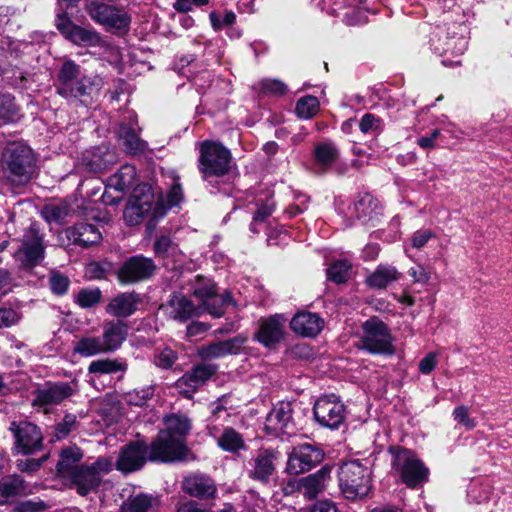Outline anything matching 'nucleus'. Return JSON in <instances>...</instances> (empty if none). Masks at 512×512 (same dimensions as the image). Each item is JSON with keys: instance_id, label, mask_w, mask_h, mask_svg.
<instances>
[{"instance_id": "bb28decb", "label": "nucleus", "mask_w": 512, "mask_h": 512, "mask_svg": "<svg viewBox=\"0 0 512 512\" xmlns=\"http://www.w3.org/2000/svg\"><path fill=\"white\" fill-rule=\"evenodd\" d=\"M140 302L135 292H124L113 297L106 306V312L117 318H127L134 314Z\"/></svg>"}, {"instance_id": "aec40b11", "label": "nucleus", "mask_w": 512, "mask_h": 512, "mask_svg": "<svg viewBox=\"0 0 512 512\" xmlns=\"http://www.w3.org/2000/svg\"><path fill=\"white\" fill-rule=\"evenodd\" d=\"M216 370L217 366L212 364L196 365L180 377L175 386L181 395L190 398L199 387L216 373Z\"/></svg>"}, {"instance_id": "5701e85b", "label": "nucleus", "mask_w": 512, "mask_h": 512, "mask_svg": "<svg viewBox=\"0 0 512 512\" xmlns=\"http://www.w3.org/2000/svg\"><path fill=\"white\" fill-rule=\"evenodd\" d=\"M127 121L121 122L118 129V138L121 141L125 151L132 155L145 153L148 149V143L139 137L137 117L129 114Z\"/></svg>"}, {"instance_id": "4d7b16f0", "label": "nucleus", "mask_w": 512, "mask_h": 512, "mask_svg": "<svg viewBox=\"0 0 512 512\" xmlns=\"http://www.w3.org/2000/svg\"><path fill=\"white\" fill-rule=\"evenodd\" d=\"M215 293L216 286L209 279H199L194 287V295L199 298L203 304Z\"/></svg>"}, {"instance_id": "5fc2aeb1", "label": "nucleus", "mask_w": 512, "mask_h": 512, "mask_svg": "<svg viewBox=\"0 0 512 512\" xmlns=\"http://www.w3.org/2000/svg\"><path fill=\"white\" fill-rule=\"evenodd\" d=\"M51 291L56 295H64L70 284L68 277L58 271H52L49 278Z\"/></svg>"}, {"instance_id": "6ab92c4d", "label": "nucleus", "mask_w": 512, "mask_h": 512, "mask_svg": "<svg viewBox=\"0 0 512 512\" xmlns=\"http://www.w3.org/2000/svg\"><path fill=\"white\" fill-rule=\"evenodd\" d=\"M148 460V445L143 441L130 442L120 449L116 468L124 473L140 470Z\"/></svg>"}, {"instance_id": "58836bf2", "label": "nucleus", "mask_w": 512, "mask_h": 512, "mask_svg": "<svg viewBox=\"0 0 512 512\" xmlns=\"http://www.w3.org/2000/svg\"><path fill=\"white\" fill-rule=\"evenodd\" d=\"M400 273L394 266L379 265L375 271L367 278V283L373 288H386L390 283L399 279Z\"/></svg>"}, {"instance_id": "09e8293b", "label": "nucleus", "mask_w": 512, "mask_h": 512, "mask_svg": "<svg viewBox=\"0 0 512 512\" xmlns=\"http://www.w3.org/2000/svg\"><path fill=\"white\" fill-rule=\"evenodd\" d=\"M320 103L317 97L307 95L300 98L296 104V114L299 118L310 119L317 114Z\"/></svg>"}, {"instance_id": "f8f14e48", "label": "nucleus", "mask_w": 512, "mask_h": 512, "mask_svg": "<svg viewBox=\"0 0 512 512\" xmlns=\"http://www.w3.org/2000/svg\"><path fill=\"white\" fill-rule=\"evenodd\" d=\"M45 257V245L43 236L38 232L34 225L24 233L21 239V245L14 252L16 262L22 268L32 269L39 265Z\"/></svg>"}, {"instance_id": "c756f323", "label": "nucleus", "mask_w": 512, "mask_h": 512, "mask_svg": "<svg viewBox=\"0 0 512 512\" xmlns=\"http://www.w3.org/2000/svg\"><path fill=\"white\" fill-rule=\"evenodd\" d=\"M331 467L324 465L316 473L301 478L297 482L298 490L308 499L315 498L324 488L326 481L330 478Z\"/></svg>"}, {"instance_id": "f03ea898", "label": "nucleus", "mask_w": 512, "mask_h": 512, "mask_svg": "<svg viewBox=\"0 0 512 512\" xmlns=\"http://www.w3.org/2000/svg\"><path fill=\"white\" fill-rule=\"evenodd\" d=\"M102 78L97 75H86L80 65L73 60H65L57 74L56 90L66 99L90 95L101 88Z\"/></svg>"}, {"instance_id": "a19ab883", "label": "nucleus", "mask_w": 512, "mask_h": 512, "mask_svg": "<svg viewBox=\"0 0 512 512\" xmlns=\"http://www.w3.org/2000/svg\"><path fill=\"white\" fill-rule=\"evenodd\" d=\"M218 446L224 451L236 453L245 447L242 435L231 427L223 430L222 434L217 437Z\"/></svg>"}, {"instance_id": "4be33fe9", "label": "nucleus", "mask_w": 512, "mask_h": 512, "mask_svg": "<svg viewBox=\"0 0 512 512\" xmlns=\"http://www.w3.org/2000/svg\"><path fill=\"white\" fill-rule=\"evenodd\" d=\"M155 268L152 259L133 256L123 263L118 272V277L122 283H136L151 277Z\"/></svg>"}, {"instance_id": "3c124183", "label": "nucleus", "mask_w": 512, "mask_h": 512, "mask_svg": "<svg viewBox=\"0 0 512 512\" xmlns=\"http://www.w3.org/2000/svg\"><path fill=\"white\" fill-rule=\"evenodd\" d=\"M256 212L254 213V220L264 222L272 215L275 210L276 203L271 195H266L265 199L259 198L256 202Z\"/></svg>"}, {"instance_id": "b1692460", "label": "nucleus", "mask_w": 512, "mask_h": 512, "mask_svg": "<svg viewBox=\"0 0 512 512\" xmlns=\"http://www.w3.org/2000/svg\"><path fill=\"white\" fill-rule=\"evenodd\" d=\"M285 324L286 318L280 314L261 318L255 339L265 347H271L284 338Z\"/></svg>"}, {"instance_id": "7c9ffc66", "label": "nucleus", "mask_w": 512, "mask_h": 512, "mask_svg": "<svg viewBox=\"0 0 512 512\" xmlns=\"http://www.w3.org/2000/svg\"><path fill=\"white\" fill-rule=\"evenodd\" d=\"M67 237L74 244L82 247H88L99 243L102 235L95 225L80 222L67 230Z\"/></svg>"}, {"instance_id": "72a5a7b5", "label": "nucleus", "mask_w": 512, "mask_h": 512, "mask_svg": "<svg viewBox=\"0 0 512 512\" xmlns=\"http://www.w3.org/2000/svg\"><path fill=\"white\" fill-rule=\"evenodd\" d=\"M30 492V487L19 475H9L0 480V504H5L14 497L27 495Z\"/></svg>"}, {"instance_id": "603ef678", "label": "nucleus", "mask_w": 512, "mask_h": 512, "mask_svg": "<svg viewBox=\"0 0 512 512\" xmlns=\"http://www.w3.org/2000/svg\"><path fill=\"white\" fill-rule=\"evenodd\" d=\"M101 300V291L99 289H82L76 297V302L82 308H91Z\"/></svg>"}, {"instance_id": "de8ad7c7", "label": "nucleus", "mask_w": 512, "mask_h": 512, "mask_svg": "<svg viewBox=\"0 0 512 512\" xmlns=\"http://www.w3.org/2000/svg\"><path fill=\"white\" fill-rule=\"evenodd\" d=\"M351 268L347 260H337L327 269V277L334 283H345L350 277Z\"/></svg>"}, {"instance_id": "393cba45", "label": "nucleus", "mask_w": 512, "mask_h": 512, "mask_svg": "<svg viewBox=\"0 0 512 512\" xmlns=\"http://www.w3.org/2000/svg\"><path fill=\"white\" fill-rule=\"evenodd\" d=\"M182 489L186 494L200 500L213 499L217 494L214 480L203 473H192L184 477Z\"/></svg>"}, {"instance_id": "cd10ccee", "label": "nucleus", "mask_w": 512, "mask_h": 512, "mask_svg": "<svg viewBox=\"0 0 512 512\" xmlns=\"http://www.w3.org/2000/svg\"><path fill=\"white\" fill-rule=\"evenodd\" d=\"M324 321L316 313H297L290 322L291 329L304 337H314L323 329Z\"/></svg>"}, {"instance_id": "338daca9", "label": "nucleus", "mask_w": 512, "mask_h": 512, "mask_svg": "<svg viewBox=\"0 0 512 512\" xmlns=\"http://www.w3.org/2000/svg\"><path fill=\"white\" fill-rule=\"evenodd\" d=\"M308 197L303 194H298L295 197V202L288 206V208L285 210V214L289 217H295L301 213H303L308 205Z\"/></svg>"}, {"instance_id": "e2e57ef3", "label": "nucleus", "mask_w": 512, "mask_h": 512, "mask_svg": "<svg viewBox=\"0 0 512 512\" xmlns=\"http://www.w3.org/2000/svg\"><path fill=\"white\" fill-rule=\"evenodd\" d=\"M260 87L265 94L282 96L287 92V85L278 79H264L260 82Z\"/></svg>"}, {"instance_id": "bf43d9fd", "label": "nucleus", "mask_w": 512, "mask_h": 512, "mask_svg": "<svg viewBox=\"0 0 512 512\" xmlns=\"http://www.w3.org/2000/svg\"><path fill=\"white\" fill-rule=\"evenodd\" d=\"M48 455H44L38 459L35 458H25V459H17L15 462L16 468L24 473L32 474L38 471L43 463L47 460Z\"/></svg>"}, {"instance_id": "0eeeda50", "label": "nucleus", "mask_w": 512, "mask_h": 512, "mask_svg": "<svg viewBox=\"0 0 512 512\" xmlns=\"http://www.w3.org/2000/svg\"><path fill=\"white\" fill-rule=\"evenodd\" d=\"M113 466L110 457L101 456L89 465L81 464L68 480L78 494L86 496L97 491L103 477L112 471Z\"/></svg>"}, {"instance_id": "1a4fd4ad", "label": "nucleus", "mask_w": 512, "mask_h": 512, "mask_svg": "<svg viewBox=\"0 0 512 512\" xmlns=\"http://www.w3.org/2000/svg\"><path fill=\"white\" fill-rule=\"evenodd\" d=\"M389 451L393 455V469L408 487L414 488L427 480L428 469L412 451L400 447H391Z\"/></svg>"}, {"instance_id": "69168bd1", "label": "nucleus", "mask_w": 512, "mask_h": 512, "mask_svg": "<svg viewBox=\"0 0 512 512\" xmlns=\"http://www.w3.org/2000/svg\"><path fill=\"white\" fill-rule=\"evenodd\" d=\"M21 313L13 308H0V328L16 325L21 319Z\"/></svg>"}, {"instance_id": "2f4dec72", "label": "nucleus", "mask_w": 512, "mask_h": 512, "mask_svg": "<svg viewBox=\"0 0 512 512\" xmlns=\"http://www.w3.org/2000/svg\"><path fill=\"white\" fill-rule=\"evenodd\" d=\"M128 334V326L121 320L108 321L103 325L101 337L107 352L117 350L125 341Z\"/></svg>"}, {"instance_id": "2eb2a0df", "label": "nucleus", "mask_w": 512, "mask_h": 512, "mask_svg": "<svg viewBox=\"0 0 512 512\" xmlns=\"http://www.w3.org/2000/svg\"><path fill=\"white\" fill-rule=\"evenodd\" d=\"M264 430L271 436H292L296 433V423L293 418V405L290 402H278L267 414Z\"/></svg>"}, {"instance_id": "f3484780", "label": "nucleus", "mask_w": 512, "mask_h": 512, "mask_svg": "<svg viewBox=\"0 0 512 512\" xmlns=\"http://www.w3.org/2000/svg\"><path fill=\"white\" fill-rule=\"evenodd\" d=\"M77 387L76 381L48 383L35 392L32 404L47 412L49 407L58 405L75 394Z\"/></svg>"}, {"instance_id": "6e6552de", "label": "nucleus", "mask_w": 512, "mask_h": 512, "mask_svg": "<svg viewBox=\"0 0 512 512\" xmlns=\"http://www.w3.org/2000/svg\"><path fill=\"white\" fill-rule=\"evenodd\" d=\"M393 337L388 326L373 316L362 325V335L357 346L371 354L392 355L395 352Z\"/></svg>"}, {"instance_id": "e433bc0d", "label": "nucleus", "mask_w": 512, "mask_h": 512, "mask_svg": "<svg viewBox=\"0 0 512 512\" xmlns=\"http://www.w3.org/2000/svg\"><path fill=\"white\" fill-rule=\"evenodd\" d=\"M83 454L78 447H67L61 451L60 459L57 463V471L61 477L69 479L81 465Z\"/></svg>"}, {"instance_id": "dca6fc26", "label": "nucleus", "mask_w": 512, "mask_h": 512, "mask_svg": "<svg viewBox=\"0 0 512 512\" xmlns=\"http://www.w3.org/2000/svg\"><path fill=\"white\" fill-rule=\"evenodd\" d=\"M324 456V451L317 445L310 443L297 445L289 454L287 470L295 475L309 471L320 464Z\"/></svg>"}, {"instance_id": "4c0bfd02", "label": "nucleus", "mask_w": 512, "mask_h": 512, "mask_svg": "<svg viewBox=\"0 0 512 512\" xmlns=\"http://www.w3.org/2000/svg\"><path fill=\"white\" fill-rule=\"evenodd\" d=\"M339 157L337 146L331 141L319 142L314 147V159L323 170L332 166Z\"/></svg>"}, {"instance_id": "052dcab7", "label": "nucleus", "mask_w": 512, "mask_h": 512, "mask_svg": "<svg viewBox=\"0 0 512 512\" xmlns=\"http://www.w3.org/2000/svg\"><path fill=\"white\" fill-rule=\"evenodd\" d=\"M381 123L380 118L371 113H366L359 122V128L364 134H374L381 130Z\"/></svg>"}, {"instance_id": "7ed1b4c3", "label": "nucleus", "mask_w": 512, "mask_h": 512, "mask_svg": "<svg viewBox=\"0 0 512 512\" xmlns=\"http://www.w3.org/2000/svg\"><path fill=\"white\" fill-rule=\"evenodd\" d=\"M1 165L7 179L14 185L27 184L36 169V159L29 146L22 142H11L2 152Z\"/></svg>"}, {"instance_id": "412c9836", "label": "nucleus", "mask_w": 512, "mask_h": 512, "mask_svg": "<svg viewBox=\"0 0 512 512\" xmlns=\"http://www.w3.org/2000/svg\"><path fill=\"white\" fill-rule=\"evenodd\" d=\"M278 452L273 448H260L248 462L249 477L267 483L276 469Z\"/></svg>"}, {"instance_id": "c9c22d12", "label": "nucleus", "mask_w": 512, "mask_h": 512, "mask_svg": "<svg viewBox=\"0 0 512 512\" xmlns=\"http://www.w3.org/2000/svg\"><path fill=\"white\" fill-rule=\"evenodd\" d=\"M136 181V168L133 165L125 164L112 176L108 178L104 198L109 189H114L120 194L128 191Z\"/></svg>"}, {"instance_id": "a878e982", "label": "nucleus", "mask_w": 512, "mask_h": 512, "mask_svg": "<svg viewBox=\"0 0 512 512\" xmlns=\"http://www.w3.org/2000/svg\"><path fill=\"white\" fill-rule=\"evenodd\" d=\"M244 344V339L234 337L225 341H217L199 349V356L203 360H212L227 355L238 354Z\"/></svg>"}, {"instance_id": "a18cd8bd", "label": "nucleus", "mask_w": 512, "mask_h": 512, "mask_svg": "<svg viewBox=\"0 0 512 512\" xmlns=\"http://www.w3.org/2000/svg\"><path fill=\"white\" fill-rule=\"evenodd\" d=\"M229 304H234L232 302L231 296L229 292H225L224 294H218L217 292L210 297L204 303L205 308L215 318L221 317L225 312V307Z\"/></svg>"}, {"instance_id": "864d4df0", "label": "nucleus", "mask_w": 512, "mask_h": 512, "mask_svg": "<svg viewBox=\"0 0 512 512\" xmlns=\"http://www.w3.org/2000/svg\"><path fill=\"white\" fill-rule=\"evenodd\" d=\"M77 417L75 414L68 413L56 424L54 435L57 439L67 437L76 427Z\"/></svg>"}, {"instance_id": "39448f33", "label": "nucleus", "mask_w": 512, "mask_h": 512, "mask_svg": "<svg viewBox=\"0 0 512 512\" xmlns=\"http://www.w3.org/2000/svg\"><path fill=\"white\" fill-rule=\"evenodd\" d=\"M338 478L341 493L351 501L363 499L372 487L371 471L360 460L343 463L339 469Z\"/></svg>"}, {"instance_id": "774afa93", "label": "nucleus", "mask_w": 512, "mask_h": 512, "mask_svg": "<svg viewBox=\"0 0 512 512\" xmlns=\"http://www.w3.org/2000/svg\"><path fill=\"white\" fill-rule=\"evenodd\" d=\"M491 491L488 486L473 485L468 492L471 501L480 504L490 499Z\"/></svg>"}, {"instance_id": "9d476101", "label": "nucleus", "mask_w": 512, "mask_h": 512, "mask_svg": "<svg viewBox=\"0 0 512 512\" xmlns=\"http://www.w3.org/2000/svg\"><path fill=\"white\" fill-rule=\"evenodd\" d=\"M88 13L93 21L112 33L127 32L132 20L125 9L96 0L88 4Z\"/></svg>"}, {"instance_id": "37998d69", "label": "nucleus", "mask_w": 512, "mask_h": 512, "mask_svg": "<svg viewBox=\"0 0 512 512\" xmlns=\"http://www.w3.org/2000/svg\"><path fill=\"white\" fill-rule=\"evenodd\" d=\"M19 117V109L11 94H0V125L14 122Z\"/></svg>"}, {"instance_id": "f704fd0d", "label": "nucleus", "mask_w": 512, "mask_h": 512, "mask_svg": "<svg viewBox=\"0 0 512 512\" xmlns=\"http://www.w3.org/2000/svg\"><path fill=\"white\" fill-rule=\"evenodd\" d=\"M127 370V364L117 359H98L90 363L88 367V373L90 376V382L97 387V381L103 376L125 372Z\"/></svg>"}, {"instance_id": "ddd939ff", "label": "nucleus", "mask_w": 512, "mask_h": 512, "mask_svg": "<svg viewBox=\"0 0 512 512\" xmlns=\"http://www.w3.org/2000/svg\"><path fill=\"white\" fill-rule=\"evenodd\" d=\"M10 431L14 437V451L17 454L33 455L43 449V434L33 423L12 422Z\"/></svg>"}, {"instance_id": "680f3d73", "label": "nucleus", "mask_w": 512, "mask_h": 512, "mask_svg": "<svg viewBox=\"0 0 512 512\" xmlns=\"http://www.w3.org/2000/svg\"><path fill=\"white\" fill-rule=\"evenodd\" d=\"M223 44L224 40L221 38L206 41L204 43L205 55L218 63L224 55Z\"/></svg>"}, {"instance_id": "473e14b6", "label": "nucleus", "mask_w": 512, "mask_h": 512, "mask_svg": "<svg viewBox=\"0 0 512 512\" xmlns=\"http://www.w3.org/2000/svg\"><path fill=\"white\" fill-rule=\"evenodd\" d=\"M167 314L174 320L185 322L194 315L197 309L190 299L182 294H173L166 304Z\"/></svg>"}, {"instance_id": "6e6d98bb", "label": "nucleus", "mask_w": 512, "mask_h": 512, "mask_svg": "<svg viewBox=\"0 0 512 512\" xmlns=\"http://www.w3.org/2000/svg\"><path fill=\"white\" fill-rule=\"evenodd\" d=\"M177 354L174 350L169 347L162 349L155 353L153 362L154 364L162 369L171 368L177 360Z\"/></svg>"}, {"instance_id": "8fccbe9b", "label": "nucleus", "mask_w": 512, "mask_h": 512, "mask_svg": "<svg viewBox=\"0 0 512 512\" xmlns=\"http://www.w3.org/2000/svg\"><path fill=\"white\" fill-rule=\"evenodd\" d=\"M72 213V208L67 202L52 204L45 208L46 218L49 221L62 223Z\"/></svg>"}, {"instance_id": "0e129e2a", "label": "nucleus", "mask_w": 512, "mask_h": 512, "mask_svg": "<svg viewBox=\"0 0 512 512\" xmlns=\"http://www.w3.org/2000/svg\"><path fill=\"white\" fill-rule=\"evenodd\" d=\"M453 418L458 424L464 426L466 429L471 430L476 427V420L469 417V409L464 405L455 407L453 410Z\"/></svg>"}, {"instance_id": "c85d7f7f", "label": "nucleus", "mask_w": 512, "mask_h": 512, "mask_svg": "<svg viewBox=\"0 0 512 512\" xmlns=\"http://www.w3.org/2000/svg\"><path fill=\"white\" fill-rule=\"evenodd\" d=\"M115 158V154L107 148L96 147L83 153L82 165L89 172L99 173L109 169Z\"/></svg>"}, {"instance_id": "79ce46f5", "label": "nucleus", "mask_w": 512, "mask_h": 512, "mask_svg": "<svg viewBox=\"0 0 512 512\" xmlns=\"http://www.w3.org/2000/svg\"><path fill=\"white\" fill-rule=\"evenodd\" d=\"M155 498L147 494H137L123 502L120 512H150Z\"/></svg>"}, {"instance_id": "423d86ee", "label": "nucleus", "mask_w": 512, "mask_h": 512, "mask_svg": "<svg viewBox=\"0 0 512 512\" xmlns=\"http://www.w3.org/2000/svg\"><path fill=\"white\" fill-rule=\"evenodd\" d=\"M199 153L198 168L204 180L209 181L229 172L231 153L221 143L206 140L200 144Z\"/></svg>"}, {"instance_id": "4468645a", "label": "nucleus", "mask_w": 512, "mask_h": 512, "mask_svg": "<svg viewBox=\"0 0 512 512\" xmlns=\"http://www.w3.org/2000/svg\"><path fill=\"white\" fill-rule=\"evenodd\" d=\"M315 420L323 427L338 429L346 418V408L335 394L318 398L313 406Z\"/></svg>"}, {"instance_id": "20e7f679", "label": "nucleus", "mask_w": 512, "mask_h": 512, "mask_svg": "<svg viewBox=\"0 0 512 512\" xmlns=\"http://www.w3.org/2000/svg\"><path fill=\"white\" fill-rule=\"evenodd\" d=\"M465 27L461 24L436 26L430 34L431 50L441 56L447 57L442 60L445 66L460 65L459 60H452L449 56L458 57L462 55L468 46V40L463 34Z\"/></svg>"}, {"instance_id": "49530a36", "label": "nucleus", "mask_w": 512, "mask_h": 512, "mask_svg": "<svg viewBox=\"0 0 512 512\" xmlns=\"http://www.w3.org/2000/svg\"><path fill=\"white\" fill-rule=\"evenodd\" d=\"M155 392L153 385H147L142 388H135L123 395L124 401L129 405L143 406L150 400Z\"/></svg>"}, {"instance_id": "f257e3e1", "label": "nucleus", "mask_w": 512, "mask_h": 512, "mask_svg": "<svg viewBox=\"0 0 512 512\" xmlns=\"http://www.w3.org/2000/svg\"><path fill=\"white\" fill-rule=\"evenodd\" d=\"M182 199L183 191L178 181L174 182L165 196L161 195L157 199L150 185L139 184L129 198L124 218L129 225H137L145 219L154 223L164 217L170 208L179 205Z\"/></svg>"}, {"instance_id": "c03bdc74", "label": "nucleus", "mask_w": 512, "mask_h": 512, "mask_svg": "<svg viewBox=\"0 0 512 512\" xmlns=\"http://www.w3.org/2000/svg\"><path fill=\"white\" fill-rule=\"evenodd\" d=\"M74 351L86 357L107 352L101 337H84L80 339L77 342Z\"/></svg>"}, {"instance_id": "13d9d810", "label": "nucleus", "mask_w": 512, "mask_h": 512, "mask_svg": "<svg viewBox=\"0 0 512 512\" xmlns=\"http://www.w3.org/2000/svg\"><path fill=\"white\" fill-rule=\"evenodd\" d=\"M209 19L214 30L219 31L225 26L231 27L236 21V15L232 11H227L223 16L215 11L209 14Z\"/></svg>"}, {"instance_id": "9b49d317", "label": "nucleus", "mask_w": 512, "mask_h": 512, "mask_svg": "<svg viewBox=\"0 0 512 512\" xmlns=\"http://www.w3.org/2000/svg\"><path fill=\"white\" fill-rule=\"evenodd\" d=\"M188 448L183 441H179L162 431L148 446V460L151 462H175L185 460Z\"/></svg>"}, {"instance_id": "ea45409f", "label": "nucleus", "mask_w": 512, "mask_h": 512, "mask_svg": "<svg viewBox=\"0 0 512 512\" xmlns=\"http://www.w3.org/2000/svg\"><path fill=\"white\" fill-rule=\"evenodd\" d=\"M166 430L163 433H169L170 436L185 443V437L191 429V423L185 415H170L166 418Z\"/></svg>"}, {"instance_id": "a211bd4d", "label": "nucleus", "mask_w": 512, "mask_h": 512, "mask_svg": "<svg viewBox=\"0 0 512 512\" xmlns=\"http://www.w3.org/2000/svg\"><path fill=\"white\" fill-rule=\"evenodd\" d=\"M57 28L73 43L80 46L107 48L106 41L94 30L74 25L65 14H59Z\"/></svg>"}]
</instances>
